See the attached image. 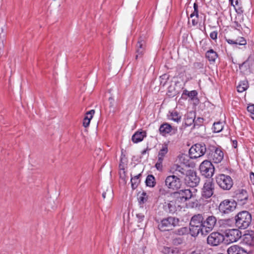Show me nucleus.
<instances>
[{"mask_svg":"<svg viewBox=\"0 0 254 254\" xmlns=\"http://www.w3.org/2000/svg\"><path fill=\"white\" fill-rule=\"evenodd\" d=\"M216 222L217 219L215 216L213 215L205 216L204 219L202 231L207 235L213 230Z\"/></svg>","mask_w":254,"mask_h":254,"instance_id":"nucleus-9","label":"nucleus"},{"mask_svg":"<svg viewBox=\"0 0 254 254\" xmlns=\"http://www.w3.org/2000/svg\"><path fill=\"white\" fill-rule=\"evenodd\" d=\"M195 118V113L194 112H190L186 115L185 125L187 126H190L193 124Z\"/></svg>","mask_w":254,"mask_h":254,"instance_id":"nucleus-25","label":"nucleus"},{"mask_svg":"<svg viewBox=\"0 0 254 254\" xmlns=\"http://www.w3.org/2000/svg\"><path fill=\"white\" fill-rule=\"evenodd\" d=\"M205 56L210 62L214 63L218 58V54L213 49H210L206 53Z\"/></svg>","mask_w":254,"mask_h":254,"instance_id":"nucleus-26","label":"nucleus"},{"mask_svg":"<svg viewBox=\"0 0 254 254\" xmlns=\"http://www.w3.org/2000/svg\"><path fill=\"white\" fill-rule=\"evenodd\" d=\"M141 176V174L135 176L134 177H131L130 182L131 184V188L133 190L135 189L140 183V177Z\"/></svg>","mask_w":254,"mask_h":254,"instance_id":"nucleus-28","label":"nucleus"},{"mask_svg":"<svg viewBox=\"0 0 254 254\" xmlns=\"http://www.w3.org/2000/svg\"><path fill=\"white\" fill-rule=\"evenodd\" d=\"M210 38L213 40H216L217 37V32L216 31H213L210 34Z\"/></svg>","mask_w":254,"mask_h":254,"instance_id":"nucleus-45","label":"nucleus"},{"mask_svg":"<svg viewBox=\"0 0 254 254\" xmlns=\"http://www.w3.org/2000/svg\"><path fill=\"white\" fill-rule=\"evenodd\" d=\"M203 122V119L200 117H198L196 119L195 118L194 120L193 127L195 126H200Z\"/></svg>","mask_w":254,"mask_h":254,"instance_id":"nucleus-37","label":"nucleus"},{"mask_svg":"<svg viewBox=\"0 0 254 254\" xmlns=\"http://www.w3.org/2000/svg\"><path fill=\"white\" fill-rule=\"evenodd\" d=\"M146 134L144 131H137L132 135L131 139L134 143H138L143 139Z\"/></svg>","mask_w":254,"mask_h":254,"instance_id":"nucleus-24","label":"nucleus"},{"mask_svg":"<svg viewBox=\"0 0 254 254\" xmlns=\"http://www.w3.org/2000/svg\"><path fill=\"white\" fill-rule=\"evenodd\" d=\"M223 254L219 253V254Z\"/></svg>","mask_w":254,"mask_h":254,"instance_id":"nucleus-62","label":"nucleus"},{"mask_svg":"<svg viewBox=\"0 0 254 254\" xmlns=\"http://www.w3.org/2000/svg\"><path fill=\"white\" fill-rule=\"evenodd\" d=\"M248 111L250 113V116L254 120V105H249L247 107Z\"/></svg>","mask_w":254,"mask_h":254,"instance_id":"nucleus-39","label":"nucleus"},{"mask_svg":"<svg viewBox=\"0 0 254 254\" xmlns=\"http://www.w3.org/2000/svg\"><path fill=\"white\" fill-rule=\"evenodd\" d=\"M166 251H167L168 254H174L175 251L171 249V248H167Z\"/></svg>","mask_w":254,"mask_h":254,"instance_id":"nucleus-47","label":"nucleus"},{"mask_svg":"<svg viewBox=\"0 0 254 254\" xmlns=\"http://www.w3.org/2000/svg\"><path fill=\"white\" fill-rule=\"evenodd\" d=\"M155 178L152 175H148L146 179V185L150 187H153L155 185Z\"/></svg>","mask_w":254,"mask_h":254,"instance_id":"nucleus-30","label":"nucleus"},{"mask_svg":"<svg viewBox=\"0 0 254 254\" xmlns=\"http://www.w3.org/2000/svg\"><path fill=\"white\" fill-rule=\"evenodd\" d=\"M184 180L187 186L194 188L198 185L200 179L195 172L190 169Z\"/></svg>","mask_w":254,"mask_h":254,"instance_id":"nucleus-7","label":"nucleus"},{"mask_svg":"<svg viewBox=\"0 0 254 254\" xmlns=\"http://www.w3.org/2000/svg\"><path fill=\"white\" fill-rule=\"evenodd\" d=\"M233 146L235 148H236L237 147V141L236 140L233 141Z\"/></svg>","mask_w":254,"mask_h":254,"instance_id":"nucleus-53","label":"nucleus"},{"mask_svg":"<svg viewBox=\"0 0 254 254\" xmlns=\"http://www.w3.org/2000/svg\"><path fill=\"white\" fill-rule=\"evenodd\" d=\"M102 196L104 198L106 197V192H104L102 193Z\"/></svg>","mask_w":254,"mask_h":254,"instance_id":"nucleus-57","label":"nucleus"},{"mask_svg":"<svg viewBox=\"0 0 254 254\" xmlns=\"http://www.w3.org/2000/svg\"><path fill=\"white\" fill-rule=\"evenodd\" d=\"M177 130L176 128L173 127L168 123H164L162 124L159 128V131L163 135H165L166 134L171 132H172V133H175Z\"/></svg>","mask_w":254,"mask_h":254,"instance_id":"nucleus-19","label":"nucleus"},{"mask_svg":"<svg viewBox=\"0 0 254 254\" xmlns=\"http://www.w3.org/2000/svg\"><path fill=\"white\" fill-rule=\"evenodd\" d=\"M236 198L241 204H245L249 198V194L247 190L244 189H240L237 190L236 192Z\"/></svg>","mask_w":254,"mask_h":254,"instance_id":"nucleus-16","label":"nucleus"},{"mask_svg":"<svg viewBox=\"0 0 254 254\" xmlns=\"http://www.w3.org/2000/svg\"><path fill=\"white\" fill-rule=\"evenodd\" d=\"M109 101H110L111 106H113V104L112 103V101H113V98L112 97H110V98H109Z\"/></svg>","mask_w":254,"mask_h":254,"instance_id":"nucleus-54","label":"nucleus"},{"mask_svg":"<svg viewBox=\"0 0 254 254\" xmlns=\"http://www.w3.org/2000/svg\"><path fill=\"white\" fill-rule=\"evenodd\" d=\"M199 170L202 176L210 178L213 176L215 169L210 161L205 160L201 163Z\"/></svg>","mask_w":254,"mask_h":254,"instance_id":"nucleus-6","label":"nucleus"},{"mask_svg":"<svg viewBox=\"0 0 254 254\" xmlns=\"http://www.w3.org/2000/svg\"><path fill=\"white\" fill-rule=\"evenodd\" d=\"M216 181L218 185L223 190H230L233 185L231 177L223 174L218 175L216 178Z\"/></svg>","mask_w":254,"mask_h":254,"instance_id":"nucleus-4","label":"nucleus"},{"mask_svg":"<svg viewBox=\"0 0 254 254\" xmlns=\"http://www.w3.org/2000/svg\"><path fill=\"white\" fill-rule=\"evenodd\" d=\"M209 156L214 163H219L223 159L224 154L220 148L214 147L211 152L209 153Z\"/></svg>","mask_w":254,"mask_h":254,"instance_id":"nucleus-15","label":"nucleus"},{"mask_svg":"<svg viewBox=\"0 0 254 254\" xmlns=\"http://www.w3.org/2000/svg\"><path fill=\"white\" fill-rule=\"evenodd\" d=\"M188 231H189V229H188V228L185 227L180 228L173 231V233L174 234H176V235H177L179 236H182V235H184L187 234L188 233Z\"/></svg>","mask_w":254,"mask_h":254,"instance_id":"nucleus-31","label":"nucleus"},{"mask_svg":"<svg viewBox=\"0 0 254 254\" xmlns=\"http://www.w3.org/2000/svg\"><path fill=\"white\" fill-rule=\"evenodd\" d=\"M173 243L175 245H178L183 243V239L181 238H177L173 240Z\"/></svg>","mask_w":254,"mask_h":254,"instance_id":"nucleus-42","label":"nucleus"},{"mask_svg":"<svg viewBox=\"0 0 254 254\" xmlns=\"http://www.w3.org/2000/svg\"><path fill=\"white\" fill-rule=\"evenodd\" d=\"M226 41L230 44H234L235 45L234 40L229 39H226Z\"/></svg>","mask_w":254,"mask_h":254,"instance_id":"nucleus-50","label":"nucleus"},{"mask_svg":"<svg viewBox=\"0 0 254 254\" xmlns=\"http://www.w3.org/2000/svg\"><path fill=\"white\" fill-rule=\"evenodd\" d=\"M228 254H247V252L238 245H233L227 250Z\"/></svg>","mask_w":254,"mask_h":254,"instance_id":"nucleus-21","label":"nucleus"},{"mask_svg":"<svg viewBox=\"0 0 254 254\" xmlns=\"http://www.w3.org/2000/svg\"><path fill=\"white\" fill-rule=\"evenodd\" d=\"M121 161L122 162V161H123V158H121Z\"/></svg>","mask_w":254,"mask_h":254,"instance_id":"nucleus-61","label":"nucleus"},{"mask_svg":"<svg viewBox=\"0 0 254 254\" xmlns=\"http://www.w3.org/2000/svg\"><path fill=\"white\" fill-rule=\"evenodd\" d=\"M136 216L138 218V221L139 222H141L144 219V214L142 213L138 212V213H136Z\"/></svg>","mask_w":254,"mask_h":254,"instance_id":"nucleus-41","label":"nucleus"},{"mask_svg":"<svg viewBox=\"0 0 254 254\" xmlns=\"http://www.w3.org/2000/svg\"><path fill=\"white\" fill-rule=\"evenodd\" d=\"M197 190L194 188L181 190L174 192L172 196L178 202H186L190 198L195 197Z\"/></svg>","mask_w":254,"mask_h":254,"instance_id":"nucleus-2","label":"nucleus"},{"mask_svg":"<svg viewBox=\"0 0 254 254\" xmlns=\"http://www.w3.org/2000/svg\"><path fill=\"white\" fill-rule=\"evenodd\" d=\"M147 150V149H145V150H143V151H142V152H141V154H142V155L145 154L146 153Z\"/></svg>","mask_w":254,"mask_h":254,"instance_id":"nucleus-56","label":"nucleus"},{"mask_svg":"<svg viewBox=\"0 0 254 254\" xmlns=\"http://www.w3.org/2000/svg\"><path fill=\"white\" fill-rule=\"evenodd\" d=\"M145 41L141 38H140L136 46V59H137L139 58H141L143 56L145 51Z\"/></svg>","mask_w":254,"mask_h":254,"instance_id":"nucleus-18","label":"nucleus"},{"mask_svg":"<svg viewBox=\"0 0 254 254\" xmlns=\"http://www.w3.org/2000/svg\"><path fill=\"white\" fill-rule=\"evenodd\" d=\"M235 45H245L247 44L246 40L243 37H239L236 40H234Z\"/></svg>","mask_w":254,"mask_h":254,"instance_id":"nucleus-35","label":"nucleus"},{"mask_svg":"<svg viewBox=\"0 0 254 254\" xmlns=\"http://www.w3.org/2000/svg\"><path fill=\"white\" fill-rule=\"evenodd\" d=\"M125 173V172H124V176H123L121 175V178L124 180V183L126 184L127 180L126 179V175Z\"/></svg>","mask_w":254,"mask_h":254,"instance_id":"nucleus-51","label":"nucleus"},{"mask_svg":"<svg viewBox=\"0 0 254 254\" xmlns=\"http://www.w3.org/2000/svg\"><path fill=\"white\" fill-rule=\"evenodd\" d=\"M189 170L180 165H175L171 168L170 172L173 174V176L177 177V178L181 180L185 179Z\"/></svg>","mask_w":254,"mask_h":254,"instance_id":"nucleus-10","label":"nucleus"},{"mask_svg":"<svg viewBox=\"0 0 254 254\" xmlns=\"http://www.w3.org/2000/svg\"><path fill=\"white\" fill-rule=\"evenodd\" d=\"M181 182V180L177 177L170 175L166 178L165 183L169 189L176 190L180 187Z\"/></svg>","mask_w":254,"mask_h":254,"instance_id":"nucleus-14","label":"nucleus"},{"mask_svg":"<svg viewBox=\"0 0 254 254\" xmlns=\"http://www.w3.org/2000/svg\"><path fill=\"white\" fill-rule=\"evenodd\" d=\"M197 94V93L195 90H192L191 91L188 92L187 96L192 99L195 96H196Z\"/></svg>","mask_w":254,"mask_h":254,"instance_id":"nucleus-43","label":"nucleus"},{"mask_svg":"<svg viewBox=\"0 0 254 254\" xmlns=\"http://www.w3.org/2000/svg\"><path fill=\"white\" fill-rule=\"evenodd\" d=\"M250 179L252 182V183L254 185V173L253 172H251L250 173Z\"/></svg>","mask_w":254,"mask_h":254,"instance_id":"nucleus-49","label":"nucleus"},{"mask_svg":"<svg viewBox=\"0 0 254 254\" xmlns=\"http://www.w3.org/2000/svg\"><path fill=\"white\" fill-rule=\"evenodd\" d=\"M237 206L234 201L225 199L222 201L219 206V210L223 214H228L233 211Z\"/></svg>","mask_w":254,"mask_h":254,"instance_id":"nucleus-8","label":"nucleus"},{"mask_svg":"<svg viewBox=\"0 0 254 254\" xmlns=\"http://www.w3.org/2000/svg\"><path fill=\"white\" fill-rule=\"evenodd\" d=\"M168 152V148L167 144L164 143L162 145V148L159 151L158 155V159L164 160V158Z\"/></svg>","mask_w":254,"mask_h":254,"instance_id":"nucleus-27","label":"nucleus"},{"mask_svg":"<svg viewBox=\"0 0 254 254\" xmlns=\"http://www.w3.org/2000/svg\"><path fill=\"white\" fill-rule=\"evenodd\" d=\"M198 23V17L196 18V16H195V18L192 19V24L193 26L196 25Z\"/></svg>","mask_w":254,"mask_h":254,"instance_id":"nucleus-48","label":"nucleus"},{"mask_svg":"<svg viewBox=\"0 0 254 254\" xmlns=\"http://www.w3.org/2000/svg\"><path fill=\"white\" fill-rule=\"evenodd\" d=\"M243 241L247 245H254V234L253 232L245 234L243 237Z\"/></svg>","mask_w":254,"mask_h":254,"instance_id":"nucleus-23","label":"nucleus"},{"mask_svg":"<svg viewBox=\"0 0 254 254\" xmlns=\"http://www.w3.org/2000/svg\"><path fill=\"white\" fill-rule=\"evenodd\" d=\"M223 125L221 122L214 123L213 124V131L215 132H219L223 129Z\"/></svg>","mask_w":254,"mask_h":254,"instance_id":"nucleus-32","label":"nucleus"},{"mask_svg":"<svg viewBox=\"0 0 254 254\" xmlns=\"http://www.w3.org/2000/svg\"><path fill=\"white\" fill-rule=\"evenodd\" d=\"M224 240V236L219 232H213L207 237V243L213 246H217Z\"/></svg>","mask_w":254,"mask_h":254,"instance_id":"nucleus-11","label":"nucleus"},{"mask_svg":"<svg viewBox=\"0 0 254 254\" xmlns=\"http://www.w3.org/2000/svg\"><path fill=\"white\" fill-rule=\"evenodd\" d=\"M177 201H178L176 199V200H173L168 202L165 205L166 210L170 213H173L177 211V208L180 207V205Z\"/></svg>","mask_w":254,"mask_h":254,"instance_id":"nucleus-22","label":"nucleus"},{"mask_svg":"<svg viewBox=\"0 0 254 254\" xmlns=\"http://www.w3.org/2000/svg\"><path fill=\"white\" fill-rule=\"evenodd\" d=\"M205 217L204 214H197L194 215L191 218L190 225H196L202 227L203 225L204 219Z\"/></svg>","mask_w":254,"mask_h":254,"instance_id":"nucleus-17","label":"nucleus"},{"mask_svg":"<svg viewBox=\"0 0 254 254\" xmlns=\"http://www.w3.org/2000/svg\"><path fill=\"white\" fill-rule=\"evenodd\" d=\"M214 184L210 180L204 184L202 190V195L207 198L210 197L214 193Z\"/></svg>","mask_w":254,"mask_h":254,"instance_id":"nucleus-13","label":"nucleus"},{"mask_svg":"<svg viewBox=\"0 0 254 254\" xmlns=\"http://www.w3.org/2000/svg\"><path fill=\"white\" fill-rule=\"evenodd\" d=\"M179 219L169 216L164 218L159 223L158 227L161 231H166L172 230L173 228L179 225Z\"/></svg>","mask_w":254,"mask_h":254,"instance_id":"nucleus-3","label":"nucleus"},{"mask_svg":"<svg viewBox=\"0 0 254 254\" xmlns=\"http://www.w3.org/2000/svg\"><path fill=\"white\" fill-rule=\"evenodd\" d=\"M231 2L232 4L233 3V0H229Z\"/></svg>","mask_w":254,"mask_h":254,"instance_id":"nucleus-60","label":"nucleus"},{"mask_svg":"<svg viewBox=\"0 0 254 254\" xmlns=\"http://www.w3.org/2000/svg\"><path fill=\"white\" fill-rule=\"evenodd\" d=\"M95 113L94 110H91L88 112H87L86 114V116L84 117V118H87L90 119V121L93 117V115Z\"/></svg>","mask_w":254,"mask_h":254,"instance_id":"nucleus-40","label":"nucleus"},{"mask_svg":"<svg viewBox=\"0 0 254 254\" xmlns=\"http://www.w3.org/2000/svg\"><path fill=\"white\" fill-rule=\"evenodd\" d=\"M186 157H187V156L186 155H182L181 158H184V159H185Z\"/></svg>","mask_w":254,"mask_h":254,"instance_id":"nucleus-59","label":"nucleus"},{"mask_svg":"<svg viewBox=\"0 0 254 254\" xmlns=\"http://www.w3.org/2000/svg\"><path fill=\"white\" fill-rule=\"evenodd\" d=\"M203 226L202 227H199L196 225H190V235L193 237H196L199 234H201V235H206V233L204 232L203 230Z\"/></svg>","mask_w":254,"mask_h":254,"instance_id":"nucleus-20","label":"nucleus"},{"mask_svg":"<svg viewBox=\"0 0 254 254\" xmlns=\"http://www.w3.org/2000/svg\"><path fill=\"white\" fill-rule=\"evenodd\" d=\"M190 254H201L198 252L194 251V252H192V253H191Z\"/></svg>","mask_w":254,"mask_h":254,"instance_id":"nucleus-55","label":"nucleus"},{"mask_svg":"<svg viewBox=\"0 0 254 254\" xmlns=\"http://www.w3.org/2000/svg\"><path fill=\"white\" fill-rule=\"evenodd\" d=\"M188 92H189V91L187 90H185L184 92V94L187 95Z\"/></svg>","mask_w":254,"mask_h":254,"instance_id":"nucleus-58","label":"nucleus"},{"mask_svg":"<svg viewBox=\"0 0 254 254\" xmlns=\"http://www.w3.org/2000/svg\"><path fill=\"white\" fill-rule=\"evenodd\" d=\"M193 8H194V11L193 13H192L190 14V17L192 18L193 17L195 16H196V18H197L198 16V6L196 3H194Z\"/></svg>","mask_w":254,"mask_h":254,"instance_id":"nucleus-36","label":"nucleus"},{"mask_svg":"<svg viewBox=\"0 0 254 254\" xmlns=\"http://www.w3.org/2000/svg\"><path fill=\"white\" fill-rule=\"evenodd\" d=\"M170 116L171 119L175 122H179L181 120V117L176 111L172 112Z\"/></svg>","mask_w":254,"mask_h":254,"instance_id":"nucleus-33","label":"nucleus"},{"mask_svg":"<svg viewBox=\"0 0 254 254\" xmlns=\"http://www.w3.org/2000/svg\"><path fill=\"white\" fill-rule=\"evenodd\" d=\"M233 26L237 30L240 31L241 29H242V27H241V24H240L237 21H235L234 22V25Z\"/></svg>","mask_w":254,"mask_h":254,"instance_id":"nucleus-46","label":"nucleus"},{"mask_svg":"<svg viewBox=\"0 0 254 254\" xmlns=\"http://www.w3.org/2000/svg\"><path fill=\"white\" fill-rule=\"evenodd\" d=\"M163 160L161 159H158L157 161L155 164V167L156 169L160 171H161L163 169Z\"/></svg>","mask_w":254,"mask_h":254,"instance_id":"nucleus-38","label":"nucleus"},{"mask_svg":"<svg viewBox=\"0 0 254 254\" xmlns=\"http://www.w3.org/2000/svg\"><path fill=\"white\" fill-rule=\"evenodd\" d=\"M90 119L87 118H84L83 125L84 127H87L90 124Z\"/></svg>","mask_w":254,"mask_h":254,"instance_id":"nucleus-44","label":"nucleus"},{"mask_svg":"<svg viewBox=\"0 0 254 254\" xmlns=\"http://www.w3.org/2000/svg\"><path fill=\"white\" fill-rule=\"evenodd\" d=\"M225 236L229 243L237 242L242 237L241 232L237 229H229L226 231Z\"/></svg>","mask_w":254,"mask_h":254,"instance_id":"nucleus-12","label":"nucleus"},{"mask_svg":"<svg viewBox=\"0 0 254 254\" xmlns=\"http://www.w3.org/2000/svg\"><path fill=\"white\" fill-rule=\"evenodd\" d=\"M251 222L252 215L247 211L240 212L235 217V224L239 229H246L250 226Z\"/></svg>","mask_w":254,"mask_h":254,"instance_id":"nucleus-1","label":"nucleus"},{"mask_svg":"<svg viewBox=\"0 0 254 254\" xmlns=\"http://www.w3.org/2000/svg\"><path fill=\"white\" fill-rule=\"evenodd\" d=\"M248 64V61H245V62H244V63L242 64L241 66H246Z\"/></svg>","mask_w":254,"mask_h":254,"instance_id":"nucleus-52","label":"nucleus"},{"mask_svg":"<svg viewBox=\"0 0 254 254\" xmlns=\"http://www.w3.org/2000/svg\"><path fill=\"white\" fill-rule=\"evenodd\" d=\"M237 91L239 92H243L248 88V84L246 82H243L237 87Z\"/></svg>","mask_w":254,"mask_h":254,"instance_id":"nucleus-34","label":"nucleus"},{"mask_svg":"<svg viewBox=\"0 0 254 254\" xmlns=\"http://www.w3.org/2000/svg\"><path fill=\"white\" fill-rule=\"evenodd\" d=\"M206 151L205 145L197 143L191 147L189 150V155L191 159H196L203 156Z\"/></svg>","mask_w":254,"mask_h":254,"instance_id":"nucleus-5","label":"nucleus"},{"mask_svg":"<svg viewBox=\"0 0 254 254\" xmlns=\"http://www.w3.org/2000/svg\"><path fill=\"white\" fill-rule=\"evenodd\" d=\"M138 201L139 203L140 207L143 208V204L145 203L148 199V196L146 192H143L140 196L138 197Z\"/></svg>","mask_w":254,"mask_h":254,"instance_id":"nucleus-29","label":"nucleus"}]
</instances>
